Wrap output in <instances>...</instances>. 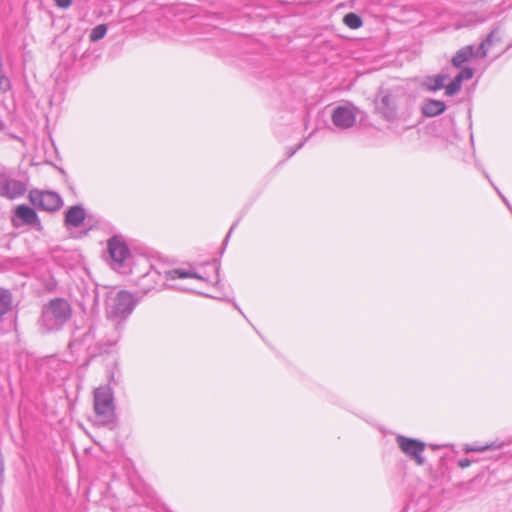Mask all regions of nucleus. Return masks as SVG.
<instances>
[{"label":"nucleus","mask_w":512,"mask_h":512,"mask_svg":"<svg viewBox=\"0 0 512 512\" xmlns=\"http://www.w3.org/2000/svg\"><path fill=\"white\" fill-rule=\"evenodd\" d=\"M195 278L206 281L205 277L195 269L176 268L169 269L164 264L152 266L151 269L142 275L137 286L143 294H147L152 290H159L165 287L176 288L171 282L177 279Z\"/></svg>","instance_id":"1"},{"label":"nucleus","mask_w":512,"mask_h":512,"mask_svg":"<svg viewBox=\"0 0 512 512\" xmlns=\"http://www.w3.org/2000/svg\"><path fill=\"white\" fill-rule=\"evenodd\" d=\"M138 299L128 291H111L107 294L105 300V312L107 319L114 323V336L109 341L110 345H115L123 329V323L130 317L134 311Z\"/></svg>","instance_id":"2"},{"label":"nucleus","mask_w":512,"mask_h":512,"mask_svg":"<svg viewBox=\"0 0 512 512\" xmlns=\"http://www.w3.org/2000/svg\"><path fill=\"white\" fill-rule=\"evenodd\" d=\"M72 306L64 298H54L46 303L41 310L38 319V328L42 334H48L61 330L71 319Z\"/></svg>","instance_id":"3"},{"label":"nucleus","mask_w":512,"mask_h":512,"mask_svg":"<svg viewBox=\"0 0 512 512\" xmlns=\"http://www.w3.org/2000/svg\"><path fill=\"white\" fill-rule=\"evenodd\" d=\"M94 410L97 416V422L101 425H107L114 419V397L110 387L104 386L94 391Z\"/></svg>","instance_id":"4"},{"label":"nucleus","mask_w":512,"mask_h":512,"mask_svg":"<svg viewBox=\"0 0 512 512\" xmlns=\"http://www.w3.org/2000/svg\"><path fill=\"white\" fill-rule=\"evenodd\" d=\"M494 32H490L487 37L481 42L478 49L475 50L473 45H467L456 52L452 58V65L456 68L469 61L472 57L484 58L487 56L488 48L492 45Z\"/></svg>","instance_id":"5"},{"label":"nucleus","mask_w":512,"mask_h":512,"mask_svg":"<svg viewBox=\"0 0 512 512\" xmlns=\"http://www.w3.org/2000/svg\"><path fill=\"white\" fill-rule=\"evenodd\" d=\"M396 443L401 452L409 459L413 460L417 465L422 466L425 464L426 459L423 453L426 444L418 439L409 438L404 435L396 436Z\"/></svg>","instance_id":"6"},{"label":"nucleus","mask_w":512,"mask_h":512,"mask_svg":"<svg viewBox=\"0 0 512 512\" xmlns=\"http://www.w3.org/2000/svg\"><path fill=\"white\" fill-rule=\"evenodd\" d=\"M107 250L111 267L114 270H121L130 256V250L125 241L118 236H114L108 240Z\"/></svg>","instance_id":"7"},{"label":"nucleus","mask_w":512,"mask_h":512,"mask_svg":"<svg viewBox=\"0 0 512 512\" xmlns=\"http://www.w3.org/2000/svg\"><path fill=\"white\" fill-rule=\"evenodd\" d=\"M357 113V107L352 103H346L333 109L331 120L335 127L346 130L355 125Z\"/></svg>","instance_id":"8"},{"label":"nucleus","mask_w":512,"mask_h":512,"mask_svg":"<svg viewBox=\"0 0 512 512\" xmlns=\"http://www.w3.org/2000/svg\"><path fill=\"white\" fill-rule=\"evenodd\" d=\"M375 109L387 121H394L397 118L396 97L388 90L379 91L375 99Z\"/></svg>","instance_id":"9"},{"label":"nucleus","mask_w":512,"mask_h":512,"mask_svg":"<svg viewBox=\"0 0 512 512\" xmlns=\"http://www.w3.org/2000/svg\"><path fill=\"white\" fill-rule=\"evenodd\" d=\"M62 205L63 201L58 193L34 190V207L37 206L47 212H55L59 210Z\"/></svg>","instance_id":"10"},{"label":"nucleus","mask_w":512,"mask_h":512,"mask_svg":"<svg viewBox=\"0 0 512 512\" xmlns=\"http://www.w3.org/2000/svg\"><path fill=\"white\" fill-rule=\"evenodd\" d=\"M26 191L25 185L17 180L9 178L6 174L0 173V195L8 199H15L22 196Z\"/></svg>","instance_id":"11"},{"label":"nucleus","mask_w":512,"mask_h":512,"mask_svg":"<svg viewBox=\"0 0 512 512\" xmlns=\"http://www.w3.org/2000/svg\"><path fill=\"white\" fill-rule=\"evenodd\" d=\"M86 218V211L81 205H74L65 212V225L68 228L80 227Z\"/></svg>","instance_id":"12"},{"label":"nucleus","mask_w":512,"mask_h":512,"mask_svg":"<svg viewBox=\"0 0 512 512\" xmlns=\"http://www.w3.org/2000/svg\"><path fill=\"white\" fill-rule=\"evenodd\" d=\"M446 110V104L441 100L427 99L421 105V112L426 117H435Z\"/></svg>","instance_id":"13"},{"label":"nucleus","mask_w":512,"mask_h":512,"mask_svg":"<svg viewBox=\"0 0 512 512\" xmlns=\"http://www.w3.org/2000/svg\"><path fill=\"white\" fill-rule=\"evenodd\" d=\"M447 79L448 76L445 74L429 76L426 78L424 85L429 91H438L444 88Z\"/></svg>","instance_id":"14"},{"label":"nucleus","mask_w":512,"mask_h":512,"mask_svg":"<svg viewBox=\"0 0 512 512\" xmlns=\"http://www.w3.org/2000/svg\"><path fill=\"white\" fill-rule=\"evenodd\" d=\"M12 310V294L9 290L0 288V318Z\"/></svg>","instance_id":"15"},{"label":"nucleus","mask_w":512,"mask_h":512,"mask_svg":"<svg viewBox=\"0 0 512 512\" xmlns=\"http://www.w3.org/2000/svg\"><path fill=\"white\" fill-rule=\"evenodd\" d=\"M18 220H22L23 222H25L27 224H31L32 223V208L25 206V205L18 206L15 211V218L13 219V222L15 225H18L17 224Z\"/></svg>","instance_id":"16"},{"label":"nucleus","mask_w":512,"mask_h":512,"mask_svg":"<svg viewBox=\"0 0 512 512\" xmlns=\"http://www.w3.org/2000/svg\"><path fill=\"white\" fill-rule=\"evenodd\" d=\"M343 22L351 29H357L362 26V19L355 13H348L344 16Z\"/></svg>","instance_id":"17"},{"label":"nucleus","mask_w":512,"mask_h":512,"mask_svg":"<svg viewBox=\"0 0 512 512\" xmlns=\"http://www.w3.org/2000/svg\"><path fill=\"white\" fill-rule=\"evenodd\" d=\"M107 33V27L105 24H99L97 25L96 27H94L90 33V40L92 42H96L102 38H104V36L106 35Z\"/></svg>","instance_id":"18"},{"label":"nucleus","mask_w":512,"mask_h":512,"mask_svg":"<svg viewBox=\"0 0 512 512\" xmlns=\"http://www.w3.org/2000/svg\"><path fill=\"white\" fill-rule=\"evenodd\" d=\"M462 83L454 77V79L448 84L445 85V94L447 96H453L457 94L461 90Z\"/></svg>","instance_id":"19"},{"label":"nucleus","mask_w":512,"mask_h":512,"mask_svg":"<svg viewBox=\"0 0 512 512\" xmlns=\"http://www.w3.org/2000/svg\"><path fill=\"white\" fill-rule=\"evenodd\" d=\"M483 174L485 176V178L489 181V183L491 184V186L495 189V191L497 192V194L499 195V197L501 198V200L505 203V205L509 208V210L512 212V206L511 204L509 203L508 199L501 193V191L498 189V187L494 184V182L491 180L489 174L483 170Z\"/></svg>","instance_id":"20"},{"label":"nucleus","mask_w":512,"mask_h":512,"mask_svg":"<svg viewBox=\"0 0 512 512\" xmlns=\"http://www.w3.org/2000/svg\"><path fill=\"white\" fill-rule=\"evenodd\" d=\"M461 83L466 80H470L473 77V69L469 67L463 68L456 76Z\"/></svg>","instance_id":"21"},{"label":"nucleus","mask_w":512,"mask_h":512,"mask_svg":"<svg viewBox=\"0 0 512 512\" xmlns=\"http://www.w3.org/2000/svg\"><path fill=\"white\" fill-rule=\"evenodd\" d=\"M9 87H10L9 79L0 70V90L6 91L9 89Z\"/></svg>","instance_id":"22"},{"label":"nucleus","mask_w":512,"mask_h":512,"mask_svg":"<svg viewBox=\"0 0 512 512\" xmlns=\"http://www.w3.org/2000/svg\"><path fill=\"white\" fill-rule=\"evenodd\" d=\"M489 449V446L466 445L465 452H483Z\"/></svg>","instance_id":"23"},{"label":"nucleus","mask_w":512,"mask_h":512,"mask_svg":"<svg viewBox=\"0 0 512 512\" xmlns=\"http://www.w3.org/2000/svg\"><path fill=\"white\" fill-rule=\"evenodd\" d=\"M56 5L60 8H68L72 4V0H54Z\"/></svg>","instance_id":"24"},{"label":"nucleus","mask_w":512,"mask_h":512,"mask_svg":"<svg viewBox=\"0 0 512 512\" xmlns=\"http://www.w3.org/2000/svg\"><path fill=\"white\" fill-rule=\"evenodd\" d=\"M458 465L461 468H467L471 465V461L468 458H462L458 461Z\"/></svg>","instance_id":"25"},{"label":"nucleus","mask_w":512,"mask_h":512,"mask_svg":"<svg viewBox=\"0 0 512 512\" xmlns=\"http://www.w3.org/2000/svg\"><path fill=\"white\" fill-rule=\"evenodd\" d=\"M34 229L41 230L40 220L35 212H34Z\"/></svg>","instance_id":"26"},{"label":"nucleus","mask_w":512,"mask_h":512,"mask_svg":"<svg viewBox=\"0 0 512 512\" xmlns=\"http://www.w3.org/2000/svg\"><path fill=\"white\" fill-rule=\"evenodd\" d=\"M236 225H237V223H234V224L231 226V228H230V230H229L228 234H227V235H226V237H225L224 244H226V243H227V241H228V239H229V237H230V235H231L232 231H233V230H234V228L236 227Z\"/></svg>","instance_id":"27"},{"label":"nucleus","mask_w":512,"mask_h":512,"mask_svg":"<svg viewBox=\"0 0 512 512\" xmlns=\"http://www.w3.org/2000/svg\"><path fill=\"white\" fill-rule=\"evenodd\" d=\"M302 145H303V143H300V144L297 146V148H296V149H294V150L290 151V152H289V157H291V156L296 152V150H297V149L301 148V147H302Z\"/></svg>","instance_id":"28"},{"label":"nucleus","mask_w":512,"mask_h":512,"mask_svg":"<svg viewBox=\"0 0 512 512\" xmlns=\"http://www.w3.org/2000/svg\"><path fill=\"white\" fill-rule=\"evenodd\" d=\"M233 305L242 315H244L243 312L241 311V309L238 307V305L235 302L233 303Z\"/></svg>","instance_id":"29"},{"label":"nucleus","mask_w":512,"mask_h":512,"mask_svg":"<svg viewBox=\"0 0 512 512\" xmlns=\"http://www.w3.org/2000/svg\"><path fill=\"white\" fill-rule=\"evenodd\" d=\"M215 270H216V275H217V277H218V276H219V271H220V266H219V264L216 266V269H215Z\"/></svg>","instance_id":"30"},{"label":"nucleus","mask_w":512,"mask_h":512,"mask_svg":"<svg viewBox=\"0 0 512 512\" xmlns=\"http://www.w3.org/2000/svg\"><path fill=\"white\" fill-rule=\"evenodd\" d=\"M28 199L32 202V191L28 193Z\"/></svg>","instance_id":"31"}]
</instances>
